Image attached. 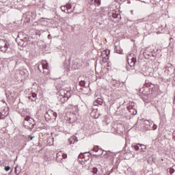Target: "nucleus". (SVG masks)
<instances>
[{
    "label": "nucleus",
    "mask_w": 175,
    "mask_h": 175,
    "mask_svg": "<svg viewBox=\"0 0 175 175\" xmlns=\"http://www.w3.org/2000/svg\"><path fill=\"white\" fill-rule=\"evenodd\" d=\"M104 53L105 54V57H107V58L106 57H104V58L105 61H107V59H109V54H110V51H108V53L106 51H105Z\"/></svg>",
    "instance_id": "nucleus-23"
},
{
    "label": "nucleus",
    "mask_w": 175,
    "mask_h": 175,
    "mask_svg": "<svg viewBox=\"0 0 175 175\" xmlns=\"http://www.w3.org/2000/svg\"><path fill=\"white\" fill-rule=\"evenodd\" d=\"M80 157H81V158H83V159H85V161H89L90 160V157H88L85 158V155H84V154H81Z\"/></svg>",
    "instance_id": "nucleus-26"
},
{
    "label": "nucleus",
    "mask_w": 175,
    "mask_h": 175,
    "mask_svg": "<svg viewBox=\"0 0 175 175\" xmlns=\"http://www.w3.org/2000/svg\"><path fill=\"white\" fill-rule=\"evenodd\" d=\"M46 114H49V112H46Z\"/></svg>",
    "instance_id": "nucleus-38"
},
{
    "label": "nucleus",
    "mask_w": 175,
    "mask_h": 175,
    "mask_svg": "<svg viewBox=\"0 0 175 175\" xmlns=\"http://www.w3.org/2000/svg\"><path fill=\"white\" fill-rule=\"evenodd\" d=\"M68 142L70 144H75L76 142H79V139H77V137L76 136H72L69 139Z\"/></svg>",
    "instance_id": "nucleus-15"
},
{
    "label": "nucleus",
    "mask_w": 175,
    "mask_h": 175,
    "mask_svg": "<svg viewBox=\"0 0 175 175\" xmlns=\"http://www.w3.org/2000/svg\"><path fill=\"white\" fill-rule=\"evenodd\" d=\"M41 67L43 69V74L49 76V75H50V70H49V63L46 62L41 65Z\"/></svg>",
    "instance_id": "nucleus-8"
},
{
    "label": "nucleus",
    "mask_w": 175,
    "mask_h": 175,
    "mask_svg": "<svg viewBox=\"0 0 175 175\" xmlns=\"http://www.w3.org/2000/svg\"><path fill=\"white\" fill-rule=\"evenodd\" d=\"M57 161H61V159H62V158H66L67 155L66 154H62V152H59L58 153H57Z\"/></svg>",
    "instance_id": "nucleus-14"
},
{
    "label": "nucleus",
    "mask_w": 175,
    "mask_h": 175,
    "mask_svg": "<svg viewBox=\"0 0 175 175\" xmlns=\"http://www.w3.org/2000/svg\"><path fill=\"white\" fill-rule=\"evenodd\" d=\"M174 167H175V166H173L172 167L169 169L168 172H169L170 174H173V173H174Z\"/></svg>",
    "instance_id": "nucleus-25"
},
{
    "label": "nucleus",
    "mask_w": 175,
    "mask_h": 175,
    "mask_svg": "<svg viewBox=\"0 0 175 175\" xmlns=\"http://www.w3.org/2000/svg\"><path fill=\"white\" fill-rule=\"evenodd\" d=\"M72 175H80V174L79 172L77 173V172H73Z\"/></svg>",
    "instance_id": "nucleus-31"
},
{
    "label": "nucleus",
    "mask_w": 175,
    "mask_h": 175,
    "mask_svg": "<svg viewBox=\"0 0 175 175\" xmlns=\"http://www.w3.org/2000/svg\"><path fill=\"white\" fill-rule=\"evenodd\" d=\"M174 70V67L170 63L168 64L165 67V72L167 73V75H172Z\"/></svg>",
    "instance_id": "nucleus-9"
},
{
    "label": "nucleus",
    "mask_w": 175,
    "mask_h": 175,
    "mask_svg": "<svg viewBox=\"0 0 175 175\" xmlns=\"http://www.w3.org/2000/svg\"><path fill=\"white\" fill-rule=\"evenodd\" d=\"M40 8L44 9V6H46V4L42 1L41 4L39 5Z\"/></svg>",
    "instance_id": "nucleus-29"
},
{
    "label": "nucleus",
    "mask_w": 175,
    "mask_h": 175,
    "mask_svg": "<svg viewBox=\"0 0 175 175\" xmlns=\"http://www.w3.org/2000/svg\"><path fill=\"white\" fill-rule=\"evenodd\" d=\"M116 2H124V1H125V0H116Z\"/></svg>",
    "instance_id": "nucleus-33"
},
{
    "label": "nucleus",
    "mask_w": 175,
    "mask_h": 175,
    "mask_svg": "<svg viewBox=\"0 0 175 175\" xmlns=\"http://www.w3.org/2000/svg\"><path fill=\"white\" fill-rule=\"evenodd\" d=\"M111 83L112 84L113 87H120V81L116 79H111Z\"/></svg>",
    "instance_id": "nucleus-16"
},
{
    "label": "nucleus",
    "mask_w": 175,
    "mask_h": 175,
    "mask_svg": "<svg viewBox=\"0 0 175 175\" xmlns=\"http://www.w3.org/2000/svg\"><path fill=\"white\" fill-rule=\"evenodd\" d=\"M100 154H98V155H102V154L104 153V158H105L106 159H111V158H113L112 152L105 151L102 149L100 150Z\"/></svg>",
    "instance_id": "nucleus-6"
},
{
    "label": "nucleus",
    "mask_w": 175,
    "mask_h": 175,
    "mask_svg": "<svg viewBox=\"0 0 175 175\" xmlns=\"http://www.w3.org/2000/svg\"><path fill=\"white\" fill-rule=\"evenodd\" d=\"M137 62V60L136 59V57H132L131 62L130 64L128 62L129 66L126 67V70H135V66Z\"/></svg>",
    "instance_id": "nucleus-4"
},
{
    "label": "nucleus",
    "mask_w": 175,
    "mask_h": 175,
    "mask_svg": "<svg viewBox=\"0 0 175 175\" xmlns=\"http://www.w3.org/2000/svg\"><path fill=\"white\" fill-rule=\"evenodd\" d=\"M116 114H118V115L119 114L118 111H116Z\"/></svg>",
    "instance_id": "nucleus-36"
},
{
    "label": "nucleus",
    "mask_w": 175,
    "mask_h": 175,
    "mask_svg": "<svg viewBox=\"0 0 175 175\" xmlns=\"http://www.w3.org/2000/svg\"><path fill=\"white\" fill-rule=\"evenodd\" d=\"M9 116V110L3 109L0 111V120H5Z\"/></svg>",
    "instance_id": "nucleus-10"
},
{
    "label": "nucleus",
    "mask_w": 175,
    "mask_h": 175,
    "mask_svg": "<svg viewBox=\"0 0 175 175\" xmlns=\"http://www.w3.org/2000/svg\"><path fill=\"white\" fill-rule=\"evenodd\" d=\"M4 170H5V172H9V170H10V166H5Z\"/></svg>",
    "instance_id": "nucleus-30"
},
{
    "label": "nucleus",
    "mask_w": 175,
    "mask_h": 175,
    "mask_svg": "<svg viewBox=\"0 0 175 175\" xmlns=\"http://www.w3.org/2000/svg\"><path fill=\"white\" fill-rule=\"evenodd\" d=\"M29 137L30 138V140H33V139L35 137L31 136V135H29Z\"/></svg>",
    "instance_id": "nucleus-32"
},
{
    "label": "nucleus",
    "mask_w": 175,
    "mask_h": 175,
    "mask_svg": "<svg viewBox=\"0 0 175 175\" xmlns=\"http://www.w3.org/2000/svg\"><path fill=\"white\" fill-rule=\"evenodd\" d=\"M23 125L25 129H28L31 131L32 129H33V127L36 125L35 120L30 116H26L23 122Z\"/></svg>",
    "instance_id": "nucleus-1"
},
{
    "label": "nucleus",
    "mask_w": 175,
    "mask_h": 175,
    "mask_svg": "<svg viewBox=\"0 0 175 175\" xmlns=\"http://www.w3.org/2000/svg\"><path fill=\"white\" fill-rule=\"evenodd\" d=\"M92 151H94V152H98V151H100V149H99L98 146H94L92 148Z\"/></svg>",
    "instance_id": "nucleus-24"
},
{
    "label": "nucleus",
    "mask_w": 175,
    "mask_h": 175,
    "mask_svg": "<svg viewBox=\"0 0 175 175\" xmlns=\"http://www.w3.org/2000/svg\"><path fill=\"white\" fill-rule=\"evenodd\" d=\"M108 16L111 18H121V15L114 10H110L108 12Z\"/></svg>",
    "instance_id": "nucleus-5"
},
{
    "label": "nucleus",
    "mask_w": 175,
    "mask_h": 175,
    "mask_svg": "<svg viewBox=\"0 0 175 175\" xmlns=\"http://www.w3.org/2000/svg\"><path fill=\"white\" fill-rule=\"evenodd\" d=\"M144 85L146 87H147L148 88H149V90H154V85L150 82H148V81H146V83L144 84Z\"/></svg>",
    "instance_id": "nucleus-18"
},
{
    "label": "nucleus",
    "mask_w": 175,
    "mask_h": 175,
    "mask_svg": "<svg viewBox=\"0 0 175 175\" xmlns=\"http://www.w3.org/2000/svg\"><path fill=\"white\" fill-rule=\"evenodd\" d=\"M138 146H140L142 152H146V148H147L146 145L138 144Z\"/></svg>",
    "instance_id": "nucleus-21"
},
{
    "label": "nucleus",
    "mask_w": 175,
    "mask_h": 175,
    "mask_svg": "<svg viewBox=\"0 0 175 175\" xmlns=\"http://www.w3.org/2000/svg\"><path fill=\"white\" fill-rule=\"evenodd\" d=\"M89 3L94 5V6H100V0H90Z\"/></svg>",
    "instance_id": "nucleus-13"
},
{
    "label": "nucleus",
    "mask_w": 175,
    "mask_h": 175,
    "mask_svg": "<svg viewBox=\"0 0 175 175\" xmlns=\"http://www.w3.org/2000/svg\"><path fill=\"white\" fill-rule=\"evenodd\" d=\"M103 103V99H102L101 98H98L93 102L94 106H98V105H100V106H102Z\"/></svg>",
    "instance_id": "nucleus-12"
},
{
    "label": "nucleus",
    "mask_w": 175,
    "mask_h": 175,
    "mask_svg": "<svg viewBox=\"0 0 175 175\" xmlns=\"http://www.w3.org/2000/svg\"><path fill=\"white\" fill-rule=\"evenodd\" d=\"M29 100H31V102H33V100H35V98L31 97V99H29Z\"/></svg>",
    "instance_id": "nucleus-34"
},
{
    "label": "nucleus",
    "mask_w": 175,
    "mask_h": 175,
    "mask_svg": "<svg viewBox=\"0 0 175 175\" xmlns=\"http://www.w3.org/2000/svg\"><path fill=\"white\" fill-rule=\"evenodd\" d=\"M79 85H81V87H84L85 85V81H81L79 82Z\"/></svg>",
    "instance_id": "nucleus-27"
},
{
    "label": "nucleus",
    "mask_w": 175,
    "mask_h": 175,
    "mask_svg": "<svg viewBox=\"0 0 175 175\" xmlns=\"http://www.w3.org/2000/svg\"><path fill=\"white\" fill-rule=\"evenodd\" d=\"M29 18H31V16L29 17Z\"/></svg>",
    "instance_id": "nucleus-37"
},
{
    "label": "nucleus",
    "mask_w": 175,
    "mask_h": 175,
    "mask_svg": "<svg viewBox=\"0 0 175 175\" xmlns=\"http://www.w3.org/2000/svg\"><path fill=\"white\" fill-rule=\"evenodd\" d=\"M58 99L60 100L62 103H65V102H67L68 100V98L65 97L64 96H62V94H59Z\"/></svg>",
    "instance_id": "nucleus-17"
},
{
    "label": "nucleus",
    "mask_w": 175,
    "mask_h": 175,
    "mask_svg": "<svg viewBox=\"0 0 175 175\" xmlns=\"http://www.w3.org/2000/svg\"><path fill=\"white\" fill-rule=\"evenodd\" d=\"M59 95H62V96H64L65 98H67V99H69L71 96L70 92L64 89L59 91Z\"/></svg>",
    "instance_id": "nucleus-7"
},
{
    "label": "nucleus",
    "mask_w": 175,
    "mask_h": 175,
    "mask_svg": "<svg viewBox=\"0 0 175 175\" xmlns=\"http://www.w3.org/2000/svg\"><path fill=\"white\" fill-rule=\"evenodd\" d=\"M9 49V42L6 40H0V51L3 53H6Z\"/></svg>",
    "instance_id": "nucleus-2"
},
{
    "label": "nucleus",
    "mask_w": 175,
    "mask_h": 175,
    "mask_svg": "<svg viewBox=\"0 0 175 175\" xmlns=\"http://www.w3.org/2000/svg\"><path fill=\"white\" fill-rule=\"evenodd\" d=\"M62 11L64 12L65 13L66 12L67 10V13L70 14V13H73L75 8H72V4L70 3H67L66 4V5H62L61 7Z\"/></svg>",
    "instance_id": "nucleus-3"
},
{
    "label": "nucleus",
    "mask_w": 175,
    "mask_h": 175,
    "mask_svg": "<svg viewBox=\"0 0 175 175\" xmlns=\"http://www.w3.org/2000/svg\"><path fill=\"white\" fill-rule=\"evenodd\" d=\"M132 148H134L135 151H139V144L137 145H132Z\"/></svg>",
    "instance_id": "nucleus-22"
},
{
    "label": "nucleus",
    "mask_w": 175,
    "mask_h": 175,
    "mask_svg": "<svg viewBox=\"0 0 175 175\" xmlns=\"http://www.w3.org/2000/svg\"><path fill=\"white\" fill-rule=\"evenodd\" d=\"M36 96H37L36 93H32L31 94L28 96L27 98H28V99H31V98H33V99H34V100H36Z\"/></svg>",
    "instance_id": "nucleus-20"
},
{
    "label": "nucleus",
    "mask_w": 175,
    "mask_h": 175,
    "mask_svg": "<svg viewBox=\"0 0 175 175\" xmlns=\"http://www.w3.org/2000/svg\"><path fill=\"white\" fill-rule=\"evenodd\" d=\"M144 124H145L146 125H150V126L152 125V131H155L157 128V124H155L154 123L152 124V122L150 123V121H148V120H144Z\"/></svg>",
    "instance_id": "nucleus-11"
},
{
    "label": "nucleus",
    "mask_w": 175,
    "mask_h": 175,
    "mask_svg": "<svg viewBox=\"0 0 175 175\" xmlns=\"http://www.w3.org/2000/svg\"><path fill=\"white\" fill-rule=\"evenodd\" d=\"M92 175H100L98 173V168L94 167L91 172Z\"/></svg>",
    "instance_id": "nucleus-19"
},
{
    "label": "nucleus",
    "mask_w": 175,
    "mask_h": 175,
    "mask_svg": "<svg viewBox=\"0 0 175 175\" xmlns=\"http://www.w3.org/2000/svg\"><path fill=\"white\" fill-rule=\"evenodd\" d=\"M38 69L40 70V66H38Z\"/></svg>",
    "instance_id": "nucleus-35"
},
{
    "label": "nucleus",
    "mask_w": 175,
    "mask_h": 175,
    "mask_svg": "<svg viewBox=\"0 0 175 175\" xmlns=\"http://www.w3.org/2000/svg\"><path fill=\"white\" fill-rule=\"evenodd\" d=\"M50 112L53 114V117H55V118H57V117H58V114H57L56 112H54L53 111H51Z\"/></svg>",
    "instance_id": "nucleus-28"
}]
</instances>
